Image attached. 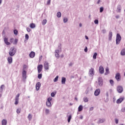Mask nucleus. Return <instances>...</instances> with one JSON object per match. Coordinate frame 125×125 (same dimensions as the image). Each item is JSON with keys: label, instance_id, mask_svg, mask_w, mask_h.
<instances>
[{"label": "nucleus", "instance_id": "1", "mask_svg": "<svg viewBox=\"0 0 125 125\" xmlns=\"http://www.w3.org/2000/svg\"><path fill=\"white\" fill-rule=\"evenodd\" d=\"M15 53H16V49H15L14 47H11L9 52L10 56H14V55H15Z\"/></svg>", "mask_w": 125, "mask_h": 125}, {"label": "nucleus", "instance_id": "2", "mask_svg": "<svg viewBox=\"0 0 125 125\" xmlns=\"http://www.w3.org/2000/svg\"><path fill=\"white\" fill-rule=\"evenodd\" d=\"M121 40H122V37H121V35H120L119 34H117L116 36V44H120V42H121Z\"/></svg>", "mask_w": 125, "mask_h": 125}, {"label": "nucleus", "instance_id": "3", "mask_svg": "<svg viewBox=\"0 0 125 125\" xmlns=\"http://www.w3.org/2000/svg\"><path fill=\"white\" fill-rule=\"evenodd\" d=\"M51 100H52V98L51 97L48 98L47 99V101L46 103V104L47 107H51V102H50Z\"/></svg>", "mask_w": 125, "mask_h": 125}, {"label": "nucleus", "instance_id": "4", "mask_svg": "<svg viewBox=\"0 0 125 125\" xmlns=\"http://www.w3.org/2000/svg\"><path fill=\"white\" fill-rule=\"evenodd\" d=\"M19 96H20V94H18L16 96L15 99V105H18V103H19Z\"/></svg>", "mask_w": 125, "mask_h": 125}, {"label": "nucleus", "instance_id": "5", "mask_svg": "<svg viewBox=\"0 0 125 125\" xmlns=\"http://www.w3.org/2000/svg\"><path fill=\"white\" fill-rule=\"evenodd\" d=\"M98 80L99 85L102 86V85H103V79H102V77H99Z\"/></svg>", "mask_w": 125, "mask_h": 125}, {"label": "nucleus", "instance_id": "6", "mask_svg": "<svg viewBox=\"0 0 125 125\" xmlns=\"http://www.w3.org/2000/svg\"><path fill=\"white\" fill-rule=\"evenodd\" d=\"M117 90L119 93H122L124 90V89L123 88V87L118 86L117 88Z\"/></svg>", "mask_w": 125, "mask_h": 125}, {"label": "nucleus", "instance_id": "7", "mask_svg": "<svg viewBox=\"0 0 125 125\" xmlns=\"http://www.w3.org/2000/svg\"><path fill=\"white\" fill-rule=\"evenodd\" d=\"M99 71L100 74H104V68L102 65L100 66Z\"/></svg>", "mask_w": 125, "mask_h": 125}, {"label": "nucleus", "instance_id": "8", "mask_svg": "<svg viewBox=\"0 0 125 125\" xmlns=\"http://www.w3.org/2000/svg\"><path fill=\"white\" fill-rule=\"evenodd\" d=\"M42 64H40L38 65L37 69H38V72L39 73H41L42 71Z\"/></svg>", "mask_w": 125, "mask_h": 125}, {"label": "nucleus", "instance_id": "9", "mask_svg": "<svg viewBox=\"0 0 125 125\" xmlns=\"http://www.w3.org/2000/svg\"><path fill=\"white\" fill-rule=\"evenodd\" d=\"M115 79L116 80H117L118 82H119V81H121V74L117 73L115 76Z\"/></svg>", "mask_w": 125, "mask_h": 125}, {"label": "nucleus", "instance_id": "10", "mask_svg": "<svg viewBox=\"0 0 125 125\" xmlns=\"http://www.w3.org/2000/svg\"><path fill=\"white\" fill-rule=\"evenodd\" d=\"M4 42L6 45H10L11 43L8 42V39L7 38H4Z\"/></svg>", "mask_w": 125, "mask_h": 125}, {"label": "nucleus", "instance_id": "11", "mask_svg": "<svg viewBox=\"0 0 125 125\" xmlns=\"http://www.w3.org/2000/svg\"><path fill=\"white\" fill-rule=\"evenodd\" d=\"M125 99V98H120L119 99H118L116 101V103H117V104H120L121 103H122V102H123V101H124V100Z\"/></svg>", "mask_w": 125, "mask_h": 125}, {"label": "nucleus", "instance_id": "12", "mask_svg": "<svg viewBox=\"0 0 125 125\" xmlns=\"http://www.w3.org/2000/svg\"><path fill=\"white\" fill-rule=\"evenodd\" d=\"M89 74L90 75V76H93V75H94V68H91L89 70Z\"/></svg>", "mask_w": 125, "mask_h": 125}, {"label": "nucleus", "instance_id": "13", "mask_svg": "<svg viewBox=\"0 0 125 125\" xmlns=\"http://www.w3.org/2000/svg\"><path fill=\"white\" fill-rule=\"evenodd\" d=\"M94 94L95 96H98L99 94H100V89H97L95 91Z\"/></svg>", "mask_w": 125, "mask_h": 125}, {"label": "nucleus", "instance_id": "14", "mask_svg": "<svg viewBox=\"0 0 125 125\" xmlns=\"http://www.w3.org/2000/svg\"><path fill=\"white\" fill-rule=\"evenodd\" d=\"M55 56L56 57V58H59V50H55Z\"/></svg>", "mask_w": 125, "mask_h": 125}, {"label": "nucleus", "instance_id": "15", "mask_svg": "<svg viewBox=\"0 0 125 125\" xmlns=\"http://www.w3.org/2000/svg\"><path fill=\"white\" fill-rule=\"evenodd\" d=\"M40 87H41V83L38 82L36 85V90H39Z\"/></svg>", "mask_w": 125, "mask_h": 125}, {"label": "nucleus", "instance_id": "16", "mask_svg": "<svg viewBox=\"0 0 125 125\" xmlns=\"http://www.w3.org/2000/svg\"><path fill=\"white\" fill-rule=\"evenodd\" d=\"M44 67L45 70H48V69H49V65H48V63L45 62L44 63Z\"/></svg>", "mask_w": 125, "mask_h": 125}, {"label": "nucleus", "instance_id": "17", "mask_svg": "<svg viewBox=\"0 0 125 125\" xmlns=\"http://www.w3.org/2000/svg\"><path fill=\"white\" fill-rule=\"evenodd\" d=\"M105 122L104 119H99L98 121V124H102Z\"/></svg>", "mask_w": 125, "mask_h": 125}, {"label": "nucleus", "instance_id": "18", "mask_svg": "<svg viewBox=\"0 0 125 125\" xmlns=\"http://www.w3.org/2000/svg\"><path fill=\"white\" fill-rule=\"evenodd\" d=\"M35 52L32 51L31 52L30 54H29V56L30 57V58H34V57H35Z\"/></svg>", "mask_w": 125, "mask_h": 125}, {"label": "nucleus", "instance_id": "19", "mask_svg": "<svg viewBox=\"0 0 125 125\" xmlns=\"http://www.w3.org/2000/svg\"><path fill=\"white\" fill-rule=\"evenodd\" d=\"M65 83H66V78L65 77H62V84H65Z\"/></svg>", "mask_w": 125, "mask_h": 125}, {"label": "nucleus", "instance_id": "20", "mask_svg": "<svg viewBox=\"0 0 125 125\" xmlns=\"http://www.w3.org/2000/svg\"><path fill=\"white\" fill-rule=\"evenodd\" d=\"M27 75V72L25 70H23L22 72V78L26 79V76Z\"/></svg>", "mask_w": 125, "mask_h": 125}, {"label": "nucleus", "instance_id": "21", "mask_svg": "<svg viewBox=\"0 0 125 125\" xmlns=\"http://www.w3.org/2000/svg\"><path fill=\"white\" fill-rule=\"evenodd\" d=\"M30 27L31 29H34V28H36V24L34 23H30Z\"/></svg>", "mask_w": 125, "mask_h": 125}, {"label": "nucleus", "instance_id": "22", "mask_svg": "<svg viewBox=\"0 0 125 125\" xmlns=\"http://www.w3.org/2000/svg\"><path fill=\"white\" fill-rule=\"evenodd\" d=\"M83 105H80L78 107V111L81 112V111H83Z\"/></svg>", "mask_w": 125, "mask_h": 125}, {"label": "nucleus", "instance_id": "23", "mask_svg": "<svg viewBox=\"0 0 125 125\" xmlns=\"http://www.w3.org/2000/svg\"><path fill=\"white\" fill-rule=\"evenodd\" d=\"M8 62L9 64H11V63H12V58L11 57H9L8 58Z\"/></svg>", "mask_w": 125, "mask_h": 125}, {"label": "nucleus", "instance_id": "24", "mask_svg": "<svg viewBox=\"0 0 125 125\" xmlns=\"http://www.w3.org/2000/svg\"><path fill=\"white\" fill-rule=\"evenodd\" d=\"M7 124V121L6 120L4 119L2 121V125H6Z\"/></svg>", "mask_w": 125, "mask_h": 125}, {"label": "nucleus", "instance_id": "25", "mask_svg": "<svg viewBox=\"0 0 125 125\" xmlns=\"http://www.w3.org/2000/svg\"><path fill=\"white\" fill-rule=\"evenodd\" d=\"M112 36H113V34L112 33V32H110L109 33V38H108L109 41H111V40H112Z\"/></svg>", "mask_w": 125, "mask_h": 125}, {"label": "nucleus", "instance_id": "26", "mask_svg": "<svg viewBox=\"0 0 125 125\" xmlns=\"http://www.w3.org/2000/svg\"><path fill=\"white\" fill-rule=\"evenodd\" d=\"M108 74H110V71H109V68L106 67V68L105 69V75H108Z\"/></svg>", "mask_w": 125, "mask_h": 125}, {"label": "nucleus", "instance_id": "27", "mask_svg": "<svg viewBox=\"0 0 125 125\" xmlns=\"http://www.w3.org/2000/svg\"><path fill=\"white\" fill-rule=\"evenodd\" d=\"M117 12H121V5H118L117 6Z\"/></svg>", "mask_w": 125, "mask_h": 125}, {"label": "nucleus", "instance_id": "28", "mask_svg": "<svg viewBox=\"0 0 125 125\" xmlns=\"http://www.w3.org/2000/svg\"><path fill=\"white\" fill-rule=\"evenodd\" d=\"M121 55H125V49H123L121 52Z\"/></svg>", "mask_w": 125, "mask_h": 125}, {"label": "nucleus", "instance_id": "29", "mask_svg": "<svg viewBox=\"0 0 125 125\" xmlns=\"http://www.w3.org/2000/svg\"><path fill=\"white\" fill-rule=\"evenodd\" d=\"M14 34L15 36H17L18 35V31L16 29L14 30Z\"/></svg>", "mask_w": 125, "mask_h": 125}, {"label": "nucleus", "instance_id": "30", "mask_svg": "<svg viewBox=\"0 0 125 125\" xmlns=\"http://www.w3.org/2000/svg\"><path fill=\"white\" fill-rule=\"evenodd\" d=\"M57 16L58 18H60V17H61V13L60 12H58L57 14Z\"/></svg>", "mask_w": 125, "mask_h": 125}, {"label": "nucleus", "instance_id": "31", "mask_svg": "<svg viewBox=\"0 0 125 125\" xmlns=\"http://www.w3.org/2000/svg\"><path fill=\"white\" fill-rule=\"evenodd\" d=\"M46 22H47V21L46 20H43L42 21V25H45V24H46Z\"/></svg>", "mask_w": 125, "mask_h": 125}, {"label": "nucleus", "instance_id": "32", "mask_svg": "<svg viewBox=\"0 0 125 125\" xmlns=\"http://www.w3.org/2000/svg\"><path fill=\"white\" fill-rule=\"evenodd\" d=\"M97 56V53H95L93 56V59H96Z\"/></svg>", "mask_w": 125, "mask_h": 125}, {"label": "nucleus", "instance_id": "33", "mask_svg": "<svg viewBox=\"0 0 125 125\" xmlns=\"http://www.w3.org/2000/svg\"><path fill=\"white\" fill-rule=\"evenodd\" d=\"M58 78H59V77L58 76H57L56 77V78L54 80V83H56V82H57V81H58Z\"/></svg>", "mask_w": 125, "mask_h": 125}, {"label": "nucleus", "instance_id": "34", "mask_svg": "<svg viewBox=\"0 0 125 125\" xmlns=\"http://www.w3.org/2000/svg\"><path fill=\"white\" fill-rule=\"evenodd\" d=\"M28 119L29 120V121H31V120H32V115H31V114H29L28 115Z\"/></svg>", "mask_w": 125, "mask_h": 125}, {"label": "nucleus", "instance_id": "35", "mask_svg": "<svg viewBox=\"0 0 125 125\" xmlns=\"http://www.w3.org/2000/svg\"><path fill=\"white\" fill-rule=\"evenodd\" d=\"M84 102H88V98H83Z\"/></svg>", "mask_w": 125, "mask_h": 125}, {"label": "nucleus", "instance_id": "36", "mask_svg": "<svg viewBox=\"0 0 125 125\" xmlns=\"http://www.w3.org/2000/svg\"><path fill=\"white\" fill-rule=\"evenodd\" d=\"M42 74H38V79H39V80H41V79H42Z\"/></svg>", "mask_w": 125, "mask_h": 125}, {"label": "nucleus", "instance_id": "37", "mask_svg": "<svg viewBox=\"0 0 125 125\" xmlns=\"http://www.w3.org/2000/svg\"><path fill=\"white\" fill-rule=\"evenodd\" d=\"M17 42H18V39H15L14 42V44H17Z\"/></svg>", "mask_w": 125, "mask_h": 125}, {"label": "nucleus", "instance_id": "38", "mask_svg": "<svg viewBox=\"0 0 125 125\" xmlns=\"http://www.w3.org/2000/svg\"><path fill=\"white\" fill-rule=\"evenodd\" d=\"M21 112V109L18 108L17 109V114H20Z\"/></svg>", "mask_w": 125, "mask_h": 125}, {"label": "nucleus", "instance_id": "39", "mask_svg": "<svg viewBox=\"0 0 125 125\" xmlns=\"http://www.w3.org/2000/svg\"><path fill=\"white\" fill-rule=\"evenodd\" d=\"M71 119H72V116L69 115L68 118V123H69L70 121H71Z\"/></svg>", "mask_w": 125, "mask_h": 125}, {"label": "nucleus", "instance_id": "40", "mask_svg": "<svg viewBox=\"0 0 125 125\" xmlns=\"http://www.w3.org/2000/svg\"><path fill=\"white\" fill-rule=\"evenodd\" d=\"M67 21H68V19H67L66 18H64L63 19V22H64V23H66Z\"/></svg>", "mask_w": 125, "mask_h": 125}, {"label": "nucleus", "instance_id": "41", "mask_svg": "<svg viewBox=\"0 0 125 125\" xmlns=\"http://www.w3.org/2000/svg\"><path fill=\"white\" fill-rule=\"evenodd\" d=\"M103 10H104V9L103 8V7H101L100 8V12H101V13L103 12Z\"/></svg>", "mask_w": 125, "mask_h": 125}, {"label": "nucleus", "instance_id": "42", "mask_svg": "<svg viewBox=\"0 0 125 125\" xmlns=\"http://www.w3.org/2000/svg\"><path fill=\"white\" fill-rule=\"evenodd\" d=\"M13 42H14V39L13 38H11L10 39V42H11V43H12Z\"/></svg>", "mask_w": 125, "mask_h": 125}, {"label": "nucleus", "instance_id": "43", "mask_svg": "<svg viewBox=\"0 0 125 125\" xmlns=\"http://www.w3.org/2000/svg\"><path fill=\"white\" fill-rule=\"evenodd\" d=\"M25 39L26 40H29V35L28 34L25 35Z\"/></svg>", "mask_w": 125, "mask_h": 125}, {"label": "nucleus", "instance_id": "44", "mask_svg": "<svg viewBox=\"0 0 125 125\" xmlns=\"http://www.w3.org/2000/svg\"><path fill=\"white\" fill-rule=\"evenodd\" d=\"M51 96H52V97H54V96H55V94L54 92L51 93Z\"/></svg>", "mask_w": 125, "mask_h": 125}, {"label": "nucleus", "instance_id": "45", "mask_svg": "<svg viewBox=\"0 0 125 125\" xmlns=\"http://www.w3.org/2000/svg\"><path fill=\"white\" fill-rule=\"evenodd\" d=\"M45 113H46V114H49V109H46L45 110Z\"/></svg>", "mask_w": 125, "mask_h": 125}, {"label": "nucleus", "instance_id": "46", "mask_svg": "<svg viewBox=\"0 0 125 125\" xmlns=\"http://www.w3.org/2000/svg\"><path fill=\"white\" fill-rule=\"evenodd\" d=\"M121 112H123V113H125V107L121 109Z\"/></svg>", "mask_w": 125, "mask_h": 125}, {"label": "nucleus", "instance_id": "47", "mask_svg": "<svg viewBox=\"0 0 125 125\" xmlns=\"http://www.w3.org/2000/svg\"><path fill=\"white\" fill-rule=\"evenodd\" d=\"M95 24H98V20H95L94 21Z\"/></svg>", "mask_w": 125, "mask_h": 125}, {"label": "nucleus", "instance_id": "48", "mask_svg": "<svg viewBox=\"0 0 125 125\" xmlns=\"http://www.w3.org/2000/svg\"><path fill=\"white\" fill-rule=\"evenodd\" d=\"M110 83L113 85V84L114 83V81L113 80H110Z\"/></svg>", "mask_w": 125, "mask_h": 125}, {"label": "nucleus", "instance_id": "49", "mask_svg": "<svg viewBox=\"0 0 125 125\" xmlns=\"http://www.w3.org/2000/svg\"><path fill=\"white\" fill-rule=\"evenodd\" d=\"M26 30H27V32H31V29L29 27H27L26 28Z\"/></svg>", "mask_w": 125, "mask_h": 125}, {"label": "nucleus", "instance_id": "50", "mask_svg": "<svg viewBox=\"0 0 125 125\" xmlns=\"http://www.w3.org/2000/svg\"><path fill=\"white\" fill-rule=\"evenodd\" d=\"M51 0H48L47 2V4H48V5H49V4H50V1Z\"/></svg>", "mask_w": 125, "mask_h": 125}, {"label": "nucleus", "instance_id": "51", "mask_svg": "<svg viewBox=\"0 0 125 125\" xmlns=\"http://www.w3.org/2000/svg\"><path fill=\"white\" fill-rule=\"evenodd\" d=\"M116 124H119V120L115 119V120Z\"/></svg>", "mask_w": 125, "mask_h": 125}, {"label": "nucleus", "instance_id": "52", "mask_svg": "<svg viewBox=\"0 0 125 125\" xmlns=\"http://www.w3.org/2000/svg\"><path fill=\"white\" fill-rule=\"evenodd\" d=\"M23 71H24V69H26V68H27V65L26 64L23 65Z\"/></svg>", "mask_w": 125, "mask_h": 125}, {"label": "nucleus", "instance_id": "53", "mask_svg": "<svg viewBox=\"0 0 125 125\" xmlns=\"http://www.w3.org/2000/svg\"><path fill=\"white\" fill-rule=\"evenodd\" d=\"M1 89H3L4 88V85H1L0 87Z\"/></svg>", "mask_w": 125, "mask_h": 125}, {"label": "nucleus", "instance_id": "54", "mask_svg": "<svg viewBox=\"0 0 125 125\" xmlns=\"http://www.w3.org/2000/svg\"><path fill=\"white\" fill-rule=\"evenodd\" d=\"M85 52H87V47H85L84 49Z\"/></svg>", "mask_w": 125, "mask_h": 125}, {"label": "nucleus", "instance_id": "55", "mask_svg": "<svg viewBox=\"0 0 125 125\" xmlns=\"http://www.w3.org/2000/svg\"><path fill=\"white\" fill-rule=\"evenodd\" d=\"M42 56H41L39 58V60L40 61H41V60H42Z\"/></svg>", "mask_w": 125, "mask_h": 125}, {"label": "nucleus", "instance_id": "56", "mask_svg": "<svg viewBox=\"0 0 125 125\" xmlns=\"http://www.w3.org/2000/svg\"><path fill=\"white\" fill-rule=\"evenodd\" d=\"M69 67H71V66H73V63L70 62V63L69 64Z\"/></svg>", "mask_w": 125, "mask_h": 125}, {"label": "nucleus", "instance_id": "57", "mask_svg": "<svg viewBox=\"0 0 125 125\" xmlns=\"http://www.w3.org/2000/svg\"><path fill=\"white\" fill-rule=\"evenodd\" d=\"M93 110V107H92L90 108V111H92Z\"/></svg>", "mask_w": 125, "mask_h": 125}, {"label": "nucleus", "instance_id": "58", "mask_svg": "<svg viewBox=\"0 0 125 125\" xmlns=\"http://www.w3.org/2000/svg\"><path fill=\"white\" fill-rule=\"evenodd\" d=\"M83 116H81L80 117V119L81 120H83Z\"/></svg>", "mask_w": 125, "mask_h": 125}, {"label": "nucleus", "instance_id": "59", "mask_svg": "<svg viewBox=\"0 0 125 125\" xmlns=\"http://www.w3.org/2000/svg\"><path fill=\"white\" fill-rule=\"evenodd\" d=\"M86 40H88V37L86 36H85Z\"/></svg>", "mask_w": 125, "mask_h": 125}, {"label": "nucleus", "instance_id": "60", "mask_svg": "<svg viewBox=\"0 0 125 125\" xmlns=\"http://www.w3.org/2000/svg\"><path fill=\"white\" fill-rule=\"evenodd\" d=\"M97 3L98 4H99V3H100V0H98Z\"/></svg>", "mask_w": 125, "mask_h": 125}, {"label": "nucleus", "instance_id": "61", "mask_svg": "<svg viewBox=\"0 0 125 125\" xmlns=\"http://www.w3.org/2000/svg\"><path fill=\"white\" fill-rule=\"evenodd\" d=\"M75 100H76V101H78V98H75Z\"/></svg>", "mask_w": 125, "mask_h": 125}, {"label": "nucleus", "instance_id": "62", "mask_svg": "<svg viewBox=\"0 0 125 125\" xmlns=\"http://www.w3.org/2000/svg\"><path fill=\"white\" fill-rule=\"evenodd\" d=\"M63 57H64V55H62L61 56V58H63Z\"/></svg>", "mask_w": 125, "mask_h": 125}, {"label": "nucleus", "instance_id": "63", "mask_svg": "<svg viewBox=\"0 0 125 125\" xmlns=\"http://www.w3.org/2000/svg\"><path fill=\"white\" fill-rule=\"evenodd\" d=\"M79 26H80V27H82V23H80V24H79Z\"/></svg>", "mask_w": 125, "mask_h": 125}, {"label": "nucleus", "instance_id": "64", "mask_svg": "<svg viewBox=\"0 0 125 125\" xmlns=\"http://www.w3.org/2000/svg\"><path fill=\"white\" fill-rule=\"evenodd\" d=\"M1 1H2V0H0V3H1Z\"/></svg>", "mask_w": 125, "mask_h": 125}]
</instances>
